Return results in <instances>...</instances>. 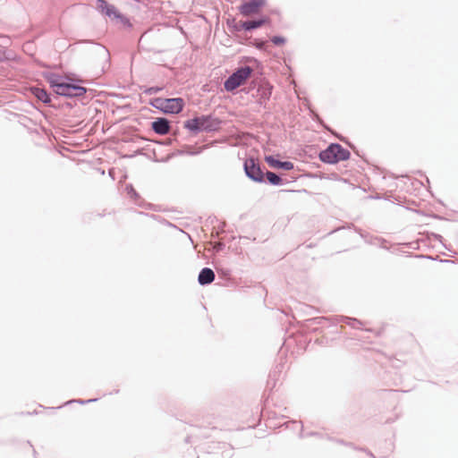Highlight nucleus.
<instances>
[{
	"label": "nucleus",
	"instance_id": "nucleus-1",
	"mask_svg": "<svg viewBox=\"0 0 458 458\" xmlns=\"http://www.w3.org/2000/svg\"><path fill=\"white\" fill-rule=\"evenodd\" d=\"M149 104L165 114H179L184 106V101L181 98H156L150 100Z\"/></svg>",
	"mask_w": 458,
	"mask_h": 458
},
{
	"label": "nucleus",
	"instance_id": "nucleus-2",
	"mask_svg": "<svg viewBox=\"0 0 458 458\" xmlns=\"http://www.w3.org/2000/svg\"><path fill=\"white\" fill-rule=\"evenodd\" d=\"M349 157L350 152L339 144H331L327 149L321 151L319 154L320 160L329 164L346 160Z\"/></svg>",
	"mask_w": 458,
	"mask_h": 458
},
{
	"label": "nucleus",
	"instance_id": "nucleus-3",
	"mask_svg": "<svg viewBox=\"0 0 458 458\" xmlns=\"http://www.w3.org/2000/svg\"><path fill=\"white\" fill-rule=\"evenodd\" d=\"M252 73V69L249 66H243L237 69L224 83L225 89L227 91H233L235 89L242 86L250 79Z\"/></svg>",
	"mask_w": 458,
	"mask_h": 458
},
{
	"label": "nucleus",
	"instance_id": "nucleus-4",
	"mask_svg": "<svg viewBox=\"0 0 458 458\" xmlns=\"http://www.w3.org/2000/svg\"><path fill=\"white\" fill-rule=\"evenodd\" d=\"M56 94L65 97H80L86 93V89L78 85L63 82L56 85Z\"/></svg>",
	"mask_w": 458,
	"mask_h": 458
},
{
	"label": "nucleus",
	"instance_id": "nucleus-5",
	"mask_svg": "<svg viewBox=\"0 0 458 458\" xmlns=\"http://www.w3.org/2000/svg\"><path fill=\"white\" fill-rule=\"evenodd\" d=\"M244 170L248 177L255 182H263L264 173L259 165L253 159L249 158L244 163Z\"/></svg>",
	"mask_w": 458,
	"mask_h": 458
},
{
	"label": "nucleus",
	"instance_id": "nucleus-6",
	"mask_svg": "<svg viewBox=\"0 0 458 458\" xmlns=\"http://www.w3.org/2000/svg\"><path fill=\"white\" fill-rule=\"evenodd\" d=\"M266 4V0H250L239 7L240 13L244 16L258 13Z\"/></svg>",
	"mask_w": 458,
	"mask_h": 458
},
{
	"label": "nucleus",
	"instance_id": "nucleus-7",
	"mask_svg": "<svg viewBox=\"0 0 458 458\" xmlns=\"http://www.w3.org/2000/svg\"><path fill=\"white\" fill-rule=\"evenodd\" d=\"M98 9L110 18L122 19V15L114 5L108 4L106 0L97 1Z\"/></svg>",
	"mask_w": 458,
	"mask_h": 458
},
{
	"label": "nucleus",
	"instance_id": "nucleus-8",
	"mask_svg": "<svg viewBox=\"0 0 458 458\" xmlns=\"http://www.w3.org/2000/svg\"><path fill=\"white\" fill-rule=\"evenodd\" d=\"M151 128L156 133L165 135L170 131V124L165 118H157L152 123Z\"/></svg>",
	"mask_w": 458,
	"mask_h": 458
},
{
	"label": "nucleus",
	"instance_id": "nucleus-9",
	"mask_svg": "<svg viewBox=\"0 0 458 458\" xmlns=\"http://www.w3.org/2000/svg\"><path fill=\"white\" fill-rule=\"evenodd\" d=\"M265 160L271 167H274V168H282V169H284L287 171L292 170L293 168V164L292 162H289V161L281 162V161L276 160L272 156L266 157Z\"/></svg>",
	"mask_w": 458,
	"mask_h": 458
},
{
	"label": "nucleus",
	"instance_id": "nucleus-10",
	"mask_svg": "<svg viewBox=\"0 0 458 458\" xmlns=\"http://www.w3.org/2000/svg\"><path fill=\"white\" fill-rule=\"evenodd\" d=\"M206 117H197L186 122L185 126L191 131H199L206 129Z\"/></svg>",
	"mask_w": 458,
	"mask_h": 458
},
{
	"label": "nucleus",
	"instance_id": "nucleus-11",
	"mask_svg": "<svg viewBox=\"0 0 458 458\" xmlns=\"http://www.w3.org/2000/svg\"><path fill=\"white\" fill-rule=\"evenodd\" d=\"M215 274L210 268H203L199 275V283L200 284H208L214 281Z\"/></svg>",
	"mask_w": 458,
	"mask_h": 458
},
{
	"label": "nucleus",
	"instance_id": "nucleus-12",
	"mask_svg": "<svg viewBox=\"0 0 458 458\" xmlns=\"http://www.w3.org/2000/svg\"><path fill=\"white\" fill-rule=\"evenodd\" d=\"M30 92L40 101L44 102V103H49L50 102V98L48 96V94L47 93V91L43 89H40V88H37V87H34V88H31L30 89Z\"/></svg>",
	"mask_w": 458,
	"mask_h": 458
},
{
	"label": "nucleus",
	"instance_id": "nucleus-13",
	"mask_svg": "<svg viewBox=\"0 0 458 458\" xmlns=\"http://www.w3.org/2000/svg\"><path fill=\"white\" fill-rule=\"evenodd\" d=\"M267 21V19H261L259 21H243L242 27L246 30H250L259 27H261Z\"/></svg>",
	"mask_w": 458,
	"mask_h": 458
},
{
	"label": "nucleus",
	"instance_id": "nucleus-14",
	"mask_svg": "<svg viewBox=\"0 0 458 458\" xmlns=\"http://www.w3.org/2000/svg\"><path fill=\"white\" fill-rule=\"evenodd\" d=\"M266 176L268 182L272 184L277 185L281 182V178L275 173L267 172Z\"/></svg>",
	"mask_w": 458,
	"mask_h": 458
},
{
	"label": "nucleus",
	"instance_id": "nucleus-15",
	"mask_svg": "<svg viewBox=\"0 0 458 458\" xmlns=\"http://www.w3.org/2000/svg\"><path fill=\"white\" fill-rule=\"evenodd\" d=\"M48 82L50 84V87L53 88L54 91L56 93V89H57V86L56 85H62V81H60V80L56 77H50L48 79Z\"/></svg>",
	"mask_w": 458,
	"mask_h": 458
},
{
	"label": "nucleus",
	"instance_id": "nucleus-16",
	"mask_svg": "<svg viewBox=\"0 0 458 458\" xmlns=\"http://www.w3.org/2000/svg\"><path fill=\"white\" fill-rule=\"evenodd\" d=\"M271 40L276 45H282L285 41L284 38L281 37H274Z\"/></svg>",
	"mask_w": 458,
	"mask_h": 458
},
{
	"label": "nucleus",
	"instance_id": "nucleus-17",
	"mask_svg": "<svg viewBox=\"0 0 458 458\" xmlns=\"http://www.w3.org/2000/svg\"><path fill=\"white\" fill-rule=\"evenodd\" d=\"M159 89V88H149L145 92L148 94H152L157 92Z\"/></svg>",
	"mask_w": 458,
	"mask_h": 458
}]
</instances>
